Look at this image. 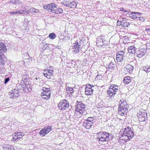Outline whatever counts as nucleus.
<instances>
[{
	"label": "nucleus",
	"mask_w": 150,
	"mask_h": 150,
	"mask_svg": "<svg viewBox=\"0 0 150 150\" xmlns=\"http://www.w3.org/2000/svg\"><path fill=\"white\" fill-rule=\"evenodd\" d=\"M119 134L121 136L120 137V139L125 141L131 139L134 136L133 132L129 127L121 129Z\"/></svg>",
	"instance_id": "1"
},
{
	"label": "nucleus",
	"mask_w": 150,
	"mask_h": 150,
	"mask_svg": "<svg viewBox=\"0 0 150 150\" xmlns=\"http://www.w3.org/2000/svg\"><path fill=\"white\" fill-rule=\"evenodd\" d=\"M120 92V88L119 86L115 84H112L107 91V93L109 97L110 98L112 99L114 98L115 94H118Z\"/></svg>",
	"instance_id": "2"
},
{
	"label": "nucleus",
	"mask_w": 150,
	"mask_h": 150,
	"mask_svg": "<svg viewBox=\"0 0 150 150\" xmlns=\"http://www.w3.org/2000/svg\"><path fill=\"white\" fill-rule=\"evenodd\" d=\"M77 104L76 106V111L81 115L86 114V112L85 110L86 105L82 101H77Z\"/></svg>",
	"instance_id": "3"
},
{
	"label": "nucleus",
	"mask_w": 150,
	"mask_h": 150,
	"mask_svg": "<svg viewBox=\"0 0 150 150\" xmlns=\"http://www.w3.org/2000/svg\"><path fill=\"white\" fill-rule=\"evenodd\" d=\"M69 106V102L65 99L61 100L58 104L59 109L62 110H67Z\"/></svg>",
	"instance_id": "4"
},
{
	"label": "nucleus",
	"mask_w": 150,
	"mask_h": 150,
	"mask_svg": "<svg viewBox=\"0 0 150 150\" xmlns=\"http://www.w3.org/2000/svg\"><path fill=\"white\" fill-rule=\"evenodd\" d=\"M101 137L104 138L106 140V142H108L109 140L112 139V136L111 134H110L108 132H101L98 133Z\"/></svg>",
	"instance_id": "5"
},
{
	"label": "nucleus",
	"mask_w": 150,
	"mask_h": 150,
	"mask_svg": "<svg viewBox=\"0 0 150 150\" xmlns=\"http://www.w3.org/2000/svg\"><path fill=\"white\" fill-rule=\"evenodd\" d=\"M18 88H16L12 91L8 93L9 97L10 98L15 99L19 96V88L18 87Z\"/></svg>",
	"instance_id": "6"
},
{
	"label": "nucleus",
	"mask_w": 150,
	"mask_h": 150,
	"mask_svg": "<svg viewBox=\"0 0 150 150\" xmlns=\"http://www.w3.org/2000/svg\"><path fill=\"white\" fill-rule=\"evenodd\" d=\"M120 11H124L125 12H129L130 10H128V11L127 10H120ZM130 13L127 14V15H128L131 18L133 19H136L137 18H139L140 17L138 16L141 14V13L139 12H129Z\"/></svg>",
	"instance_id": "7"
},
{
	"label": "nucleus",
	"mask_w": 150,
	"mask_h": 150,
	"mask_svg": "<svg viewBox=\"0 0 150 150\" xmlns=\"http://www.w3.org/2000/svg\"><path fill=\"white\" fill-rule=\"evenodd\" d=\"M125 54L123 51H118L116 54V60L117 62H121L124 59L125 57Z\"/></svg>",
	"instance_id": "8"
},
{
	"label": "nucleus",
	"mask_w": 150,
	"mask_h": 150,
	"mask_svg": "<svg viewBox=\"0 0 150 150\" xmlns=\"http://www.w3.org/2000/svg\"><path fill=\"white\" fill-rule=\"evenodd\" d=\"M15 135L13 137L12 140L16 142L20 140L24 135L23 132H18L17 133H15Z\"/></svg>",
	"instance_id": "9"
},
{
	"label": "nucleus",
	"mask_w": 150,
	"mask_h": 150,
	"mask_svg": "<svg viewBox=\"0 0 150 150\" xmlns=\"http://www.w3.org/2000/svg\"><path fill=\"white\" fill-rule=\"evenodd\" d=\"M18 85V87L20 89L21 88V89H23L24 92L28 93V92H30L31 91V88H30V85H28L27 86L25 84L23 85L20 84H17Z\"/></svg>",
	"instance_id": "10"
},
{
	"label": "nucleus",
	"mask_w": 150,
	"mask_h": 150,
	"mask_svg": "<svg viewBox=\"0 0 150 150\" xmlns=\"http://www.w3.org/2000/svg\"><path fill=\"white\" fill-rule=\"evenodd\" d=\"M43 7L44 9H53L55 8H58L57 5L54 3H52L44 5Z\"/></svg>",
	"instance_id": "11"
},
{
	"label": "nucleus",
	"mask_w": 150,
	"mask_h": 150,
	"mask_svg": "<svg viewBox=\"0 0 150 150\" xmlns=\"http://www.w3.org/2000/svg\"><path fill=\"white\" fill-rule=\"evenodd\" d=\"M128 108L118 107V113L121 116H125L127 115Z\"/></svg>",
	"instance_id": "12"
},
{
	"label": "nucleus",
	"mask_w": 150,
	"mask_h": 150,
	"mask_svg": "<svg viewBox=\"0 0 150 150\" xmlns=\"http://www.w3.org/2000/svg\"><path fill=\"white\" fill-rule=\"evenodd\" d=\"M53 70L50 69H46L44 71L43 74L45 77L48 79H50L51 76L53 75Z\"/></svg>",
	"instance_id": "13"
},
{
	"label": "nucleus",
	"mask_w": 150,
	"mask_h": 150,
	"mask_svg": "<svg viewBox=\"0 0 150 150\" xmlns=\"http://www.w3.org/2000/svg\"><path fill=\"white\" fill-rule=\"evenodd\" d=\"M31 10H27L26 11L25 10H20L15 11H12L10 13L12 14H27L29 13L30 11Z\"/></svg>",
	"instance_id": "14"
},
{
	"label": "nucleus",
	"mask_w": 150,
	"mask_h": 150,
	"mask_svg": "<svg viewBox=\"0 0 150 150\" xmlns=\"http://www.w3.org/2000/svg\"><path fill=\"white\" fill-rule=\"evenodd\" d=\"M134 69V67L131 65H127L125 68V71L126 73L130 74L132 73Z\"/></svg>",
	"instance_id": "15"
},
{
	"label": "nucleus",
	"mask_w": 150,
	"mask_h": 150,
	"mask_svg": "<svg viewBox=\"0 0 150 150\" xmlns=\"http://www.w3.org/2000/svg\"><path fill=\"white\" fill-rule=\"evenodd\" d=\"M108 41L105 40L102 42H96L97 45L98 46H100L103 47H106L108 46Z\"/></svg>",
	"instance_id": "16"
},
{
	"label": "nucleus",
	"mask_w": 150,
	"mask_h": 150,
	"mask_svg": "<svg viewBox=\"0 0 150 150\" xmlns=\"http://www.w3.org/2000/svg\"><path fill=\"white\" fill-rule=\"evenodd\" d=\"M119 107L124 108H129V105L126 101H124L123 100L120 101Z\"/></svg>",
	"instance_id": "17"
},
{
	"label": "nucleus",
	"mask_w": 150,
	"mask_h": 150,
	"mask_svg": "<svg viewBox=\"0 0 150 150\" xmlns=\"http://www.w3.org/2000/svg\"><path fill=\"white\" fill-rule=\"evenodd\" d=\"M93 124L91 122H90L85 120L83 123V126L86 128L89 129L91 128Z\"/></svg>",
	"instance_id": "18"
},
{
	"label": "nucleus",
	"mask_w": 150,
	"mask_h": 150,
	"mask_svg": "<svg viewBox=\"0 0 150 150\" xmlns=\"http://www.w3.org/2000/svg\"><path fill=\"white\" fill-rule=\"evenodd\" d=\"M6 61V58L4 54H0V64H4Z\"/></svg>",
	"instance_id": "19"
},
{
	"label": "nucleus",
	"mask_w": 150,
	"mask_h": 150,
	"mask_svg": "<svg viewBox=\"0 0 150 150\" xmlns=\"http://www.w3.org/2000/svg\"><path fill=\"white\" fill-rule=\"evenodd\" d=\"M6 50V46L4 44L2 43H0V54H3Z\"/></svg>",
	"instance_id": "20"
},
{
	"label": "nucleus",
	"mask_w": 150,
	"mask_h": 150,
	"mask_svg": "<svg viewBox=\"0 0 150 150\" xmlns=\"http://www.w3.org/2000/svg\"><path fill=\"white\" fill-rule=\"evenodd\" d=\"M118 97L120 99V101L123 100L124 101H126V95L125 93H122L120 92L118 93Z\"/></svg>",
	"instance_id": "21"
},
{
	"label": "nucleus",
	"mask_w": 150,
	"mask_h": 150,
	"mask_svg": "<svg viewBox=\"0 0 150 150\" xmlns=\"http://www.w3.org/2000/svg\"><path fill=\"white\" fill-rule=\"evenodd\" d=\"M136 47L133 46L129 47L128 48V51L129 53L134 54L136 52Z\"/></svg>",
	"instance_id": "22"
},
{
	"label": "nucleus",
	"mask_w": 150,
	"mask_h": 150,
	"mask_svg": "<svg viewBox=\"0 0 150 150\" xmlns=\"http://www.w3.org/2000/svg\"><path fill=\"white\" fill-rule=\"evenodd\" d=\"M93 89L85 88V94L86 95L89 96L93 94Z\"/></svg>",
	"instance_id": "23"
},
{
	"label": "nucleus",
	"mask_w": 150,
	"mask_h": 150,
	"mask_svg": "<svg viewBox=\"0 0 150 150\" xmlns=\"http://www.w3.org/2000/svg\"><path fill=\"white\" fill-rule=\"evenodd\" d=\"M113 63L114 62H113L112 61H111L109 65H107L106 68L111 70L114 69L115 67V64Z\"/></svg>",
	"instance_id": "24"
},
{
	"label": "nucleus",
	"mask_w": 150,
	"mask_h": 150,
	"mask_svg": "<svg viewBox=\"0 0 150 150\" xmlns=\"http://www.w3.org/2000/svg\"><path fill=\"white\" fill-rule=\"evenodd\" d=\"M23 58L24 59H27L29 60L28 61H27V62H31L32 60V57H30L29 56V54L27 53H25L24 54L23 56Z\"/></svg>",
	"instance_id": "25"
},
{
	"label": "nucleus",
	"mask_w": 150,
	"mask_h": 150,
	"mask_svg": "<svg viewBox=\"0 0 150 150\" xmlns=\"http://www.w3.org/2000/svg\"><path fill=\"white\" fill-rule=\"evenodd\" d=\"M131 81V78L130 76H126L124 79L123 81L126 84L129 83Z\"/></svg>",
	"instance_id": "26"
},
{
	"label": "nucleus",
	"mask_w": 150,
	"mask_h": 150,
	"mask_svg": "<svg viewBox=\"0 0 150 150\" xmlns=\"http://www.w3.org/2000/svg\"><path fill=\"white\" fill-rule=\"evenodd\" d=\"M67 6L70 8H74L76 7L77 4L75 1H73Z\"/></svg>",
	"instance_id": "27"
},
{
	"label": "nucleus",
	"mask_w": 150,
	"mask_h": 150,
	"mask_svg": "<svg viewBox=\"0 0 150 150\" xmlns=\"http://www.w3.org/2000/svg\"><path fill=\"white\" fill-rule=\"evenodd\" d=\"M144 115L143 117L141 115L138 116L139 120L140 121L144 122L145 121L146 119L147 118V115L146 113H144Z\"/></svg>",
	"instance_id": "28"
},
{
	"label": "nucleus",
	"mask_w": 150,
	"mask_h": 150,
	"mask_svg": "<svg viewBox=\"0 0 150 150\" xmlns=\"http://www.w3.org/2000/svg\"><path fill=\"white\" fill-rule=\"evenodd\" d=\"M142 69V70L145 71L146 73H148L150 71V65L144 66Z\"/></svg>",
	"instance_id": "29"
},
{
	"label": "nucleus",
	"mask_w": 150,
	"mask_h": 150,
	"mask_svg": "<svg viewBox=\"0 0 150 150\" xmlns=\"http://www.w3.org/2000/svg\"><path fill=\"white\" fill-rule=\"evenodd\" d=\"M73 47L72 48L73 52L76 53L79 52V50L80 49V46H73Z\"/></svg>",
	"instance_id": "30"
},
{
	"label": "nucleus",
	"mask_w": 150,
	"mask_h": 150,
	"mask_svg": "<svg viewBox=\"0 0 150 150\" xmlns=\"http://www.w3.org/2000/svg\"><path fill=\"white\" fill-rule=\"evenodd\" d=\"M120 23V25L123 27H127L129 25V23L127 21L125 22L123 21H121Z\"/></svg>",
	"instance_id": "31"
},
{
	"label": "nucleus",
	"mask_w": 150,
	"mask_h": 150,
	"mask_svg": "<svg viewBox=\"0 0 150 150\" xmlns=\"http://www.w3.org/2000/svg\"><path fill=\"white\" fill-rule=\"evenodd\" d=\"M105 37L104 36H98L97 38L96 42H102L105 41Z\"/></svg>",
	"instance_id": "32"
},
{
	"label": "nucleus",
	"mask_w": 150,
	"mask_h": 150,
	"mask_svg": "<svg viewBox=\"0 0 150 150\" xmlns=\"http://www.w3.org/2000/svg\"><path fill=\"white\" fill-rule=\"evenodd\" d=\"M47 133L45 130V128L42 129L40 132L39 134L42 136H44L46 135Z\"/></svg>",
	"instance_id": "33"
},
{
	"label": "nucleus",
	"mask_w": 150,
	"mask_h": 150,
	"mask_svg": "<svg viewBox=\"0 0 150 150\" xmlns=\"http://www.w3.org/2000/svg\"><path fill=\"white\" fill-rule=\"evenodd\" d=\"M95 117H88L86 120L90 122H91L93 124L95 121Z\"/></svg>",
	"instance_id": "34"
},
{
	"label": "nucleus",
	"mask_w": 150,
	"mask_h": 150,
	"mask_svg": "<svg viewBox=\"0 0 150 150\" xmlns=\"http://www.w3.org/2000/svg\"><path fill=\"white\" fill-rule=\"evenodd\" d=\"M97 140L100 142V143L101 144L102 143H101V142L106 141V139H104V138H103L102 137H100L99 135L98 136V137H97Z\"/></svg>",
	"instance_id": "35"
},
{
	"label": "nucleus",
	"mask_w": 150,
	"mask_h": 150,
	"mask_svg": "<svg viewBox=\"0 0 150 150\" xmlns=\"http://www.w3.org/2000/svg\"><path fill=\"white\" fill-rule=\"evenodd\" d=\"M4 150H11L12 149H13V146L11 145H6L5 147L3 148Z\"/></svg>",
	"instance_id": "36"
},
{
	"label": "nucleus",
	"mask_w": 150,
	"mask_h": 150,
	"mask_svg": "<svg viewBox=\"0 0 150 150\" xmlns=\"http://www.w3.org/2000/svg\"><path fill=\"white\" fill-rule=\"evenodd\" d=\"M137 56L139 58H142L143 56L145 55L143 53L140 52H136Z\"/></svg>",
	"instance_id": "37"
},
{
	"label": "nucleus",
	"mask_w": 150,
	"mask_h": 150,
	"mask_svg": "<svg viewBox=\"0 0 150 150\" xmlns=\"http://www.w3.org/2000/svg\"><path fill=\"white\" fill-rule=\"evenodd\" d=\"M44 128H45V130L47 133H49L51 130L52 128L50 126H48L46 127H45Z\"/></svg>",
	"instance_id": "38"
},
{
	"label": "nucleus",
	"mask_w": 150,
	"mask_h": 150,
	"mask_svg": "<svg viewBox=\"0 0 150 150\" xmlns=\"http://www.w3.org/2000/svg\"><path fill=\"white\" fill-rule=\"evenodd\" d=\"M51 11L56 14L61 13L63 12V10H50Z\"/></svg>",
	"instance_id": "39"
},
{
	"label": "nucleus",
	"mask_w": 150,
	"mask_h": 150,
	"mask_svg": "<svg viewBox=\"0 0 150 150\" xmlns=\"http://www.w3.org/2000/svg\"><path fill=\"white\" fill-rule=\"evenodd\" d=\"M22 79L23 80H25V79H27L28 77V76L26 72H24L23 74L22 75Z\"/></svg>",
	"instance_id": "40"
},
{
	"label": "nucleus",
	"mask_w": 150,
	"mask_h": 150,
	"mask_svg": "<svg viewBox=\"0 0 150 150\" xmlns=\"http://www.w3.org/2000/svg\"><path fill=\"white\" fill-rule=\"evenodd\" d=\"M5 69L4 65L0 64V73H2L4 71Z\"/></svg>",
	"instance_id": "41"
},
{
	"label": "nucleus",
	"mask_w": 150,
	"mask_h": 150,
	"mask_svg": "<svg viewBox=\"0 0 150 150\" xmlns=\"http://www.w3.org/2000/svg\"><path fill=\"white\" fill-rule=\"evenodd\" d=\"M56 36L55 34L54 33H52L49 34V37L51 39H53L56 37Z\"/></svg>",
	"instance_id": "42"
},
{
	"label": "nucleus",
	"mask_w": 150,
	"mask_h": 150,
	"mask_svg": "<svg viewBox=\"0 0 150 150\" xmlns=\"http://www.w3.org/2000/svg\"><path fill=\"white\" fill-rule=\"evenodd\" d=\"M85 88L93 89L94 86L93 85H91L89 84H87L86 85Z\"/></svg>",
	"instance_id": "43"
},
{
	"label": "nucleus",
	"mask_w": 150,
	"mask_h": 150,
	"mask_svg": "<svg viewBox=\"0 0 150 150\" xmlns=\"http://www.w3.org/2000/svg\"><path fill=\"white\" fill-rule=\"evenodd\" d=\"M41 95L42 97L43 98L46 99V100H47V99H49L50 97L49 96H46V95H45L44 94H42V93H41Z\"/></svg>",
	"instance_id": "44"
},
{
	"label": "nucleus",
	"mask_w": 150,
	"mask_h": 150,
	"mask_svg": "<svg viewBox=\"0 0 150 150\" xmlns=\"http://www.w3.org/2000/svg\"><path fill=\"white\" fill-rule=\"evenodd\" d=\"M67 90L68 91H70V93H74V89L72 87H68L67 88Z\"/></svg>",
	"instance_id": "45"
},
{
	"label": "nucleus",
	"mask_w": 150,
	"mask_h": 150,
	"mask_svg": "<svg viewBox=\"0 0 150 150\" xmlns=\"http://www.w3.org/2000/svg\"><path fill=\"white\" fill-rule=\"evenodd\" d=\"M42 94H44V95H46V96L50 97V91H48V92L44 91Z\"/></svg>",
	"instance_id": "46"
},
{
	"label": "nucleus",
	"mask_w": 150,
	"mask_h": 150,
	"mask_svg": "<svg viewBox=\"0 0 150 150\" xmlns=\"http://www.w3.org/2000/svg\"><path fill=\"white\" fill-rule=\"evenodd\" d=\"M139 52H140L143 53L144 54H145V53L146 52V49H144L141 48L139 49Z\"/></svg>",
	"instance_id": "47"
},
{
	"label": "nucleus",
	"mask_w": 150,
	"mask_h": 150,
	"mask_svg": "<svg viewBox=\"0 0 150 150\" xmlns=\"http://www.w3.org/2000/svg\"><path fill=\"white\" fill-rule=\"evenodd\" d=\"M80 43H79L78 42V40H77L76 41H75V42L73 44V46H80Z\"/></svg>",
	"instance_id": "48"
},
{
	"label": "nucleus",
	"mask_w": 150,
	"mask_h": 150,
	"mask_svg": "<svg viewBox=\"0 0 150 150\" xmlns=\"http://www.w3.org/2000/svg\"><path fill=\"white\" fill-rule=\"evenodd\" d=\"M22 2L21 1L19 0H17L16 1L15 0L14 4L16 5L18 4H21Z\"/></svg>",
	"instance_id": "49"
},
{
	"label": "nucleus",
	"mask_w": 150,
	"mask_h": 150,
	"mask_svg": "<svg viewBox=\"0 0 150 150\" xmlns=\"http://www.w3.org/2000/svg\"><path fill=\"white\" fill-rule=\"evenodd\" d=\"M146 49H150V43L149 42L146 44Z\"/></svg>",
	"instance_id": "50"
},
{
	"label": "nucleus",
	"mask_w": 150,
	"mask_h": 150,
	"mask_svg": "<svg viewBox=\"0 0 150 150\" xmlns=\"http://www.w3.org/2000/svg\"><path fill=\"white\" fill-rule=\"evenodd\" d=\"M9 81V77L6 78L4 80V83L6 84Z\"/></svg>",
	"instance_id": "51"
},
{
	"label": "nucleus",
	"mask_w": 150,
	"mask_h": 150,
	"mask_svg": "<svg viewBox=\"0 0 150 150\" xmlns=\"http://www.w3.org/2000/svg\"><path fill=\"white\" fill-rule=\"evenodd\" d=\"M15 0H12L11 1H10L9 2H7V4H14Z\"/></svg>",
	"instance_id": "52"
},
{
	"label": "nucleus",
	"mask_w": 150,
	"mask_h": 150,
	"mask_svg": "<svg viewBox=\"0 0 150 150\" xmlns=\"http://www.w3.org/2000/svg\"><path fill=\"white\" fill-rule=\"evenodd\" d=\"M49 45L48 44H45L44 45V47H43V48H44L45 49H46V47H48V46H49Z\"/></svg>",
	"instance_id": "53"
},
{
	"label": "nucleus",
	"mask_w": 150,
	"mask_h": 150,
	"mask_svg": "<svg viewBox=\"0 0 150 150\" xmlns=\"http://www.w3.org/2000/svg\"><path fill=\"white\" fill-rule=\"evenodd\" d=\"M32 10L33 11V12H38V11L39 10Z\"/></svg>",
	"instance_id": "54"
},
{
	"label": "nucleus",
	"mask_w": 150,
	"mask_h": 150,
	"mask_svg": "<svg viewBox=\"0 0 150 150\" xmlns=\"http://www.w3.org/2000/svg\"><path fill=\"white\" fill-rule=\"evenodd\" d=\"M143 116V117H144V113L143 114L142 113L141 114H140L139 115H141Z\"/></svg>",
	"instance_id": "55"
},
{
	"label": "nucleus",
	"mask_w": 150,
	"mask_h": 150,
	"mask_svg": "<svg viewBox=\"0 0 150 150\" xmlns=\"http://www.w3.org/2000/svg\"><path fill=\"white\" fill-rule=\"evenodd\" d=\"M46 89L48 90L47 88H46L45 87L43 89V91H45V90H46Z\"/></svg>",
	"instance_id": "56"
},
{
	"label": "nucleus",
	"mask_w": 150,
	"mask_h": 150,
	"mask_svg": "<svg viewBox=\"0 0 150 150\" xmlns=\"http://www.w3.org/2000/svg\"><path fill=\"white\" fill-rule=\"evenodd\" d=\"M48 90L46 89V90H45V92H48V91H50V90L49 89V88H47Z\"/></svg>",
	"instance_id": "57"
},
{
	"label": "nucleus",
	"mask_w": 150,
	"mask_h": 150,
	"mask_svg": "<svg viewBox=\"0 0 150 150\" xmlns=\"http://www.w3.org/2000/svg\"><path fill=\"white\" fill-rule=\"evenodd\" d=\"M150 30L149 28V29L146 28V31H147L148 32V30Z\"/></svg>",
	"instance_id": "58"
},
{
	"label": "nucleus",
	"mask_w": 150,
	"mask_h": 150,
	"mask_svg": "<svg viewBox=\"0 0 150 150\" xmlns=\"http://www.w3.org/2000/svg\"><path fill=\"white\" fill-rule=\"evenodd\" d=\"M121 21H117V23H118V24L120 23V22Z\"/></svg>",
	"instance_id": "59"
},
{
	"label": "nucleus",
	"mask_w": 150,
	"mask_h": 150,
	"mask_svg": "<svg viewBox=\"0 0 150 150\" xmlns=\"http://www.w3.org/2000/svg\"><path fill=\"white\" fill-rule=\"evenodd\" d=\"M59 9L61 10V9H62V8H59Z\"/></svg>",
	"instance_id": "60"
},
{
	"label": "nucleus",
	"mask_w": 150,
	"mask_h": 150,
	"mask_svg": "<svg viewBox=\"0 0 150 150\" xmlns=\"http://www.w3.org/2000/svg\"><path fill=\"white\" fill-rule=\"evenodd\" d=\"M122 8V10L124 9L123 8Z\"/></svg>",
	"instance_id": "61"
},
{
	"label": "nucleus",
	"mask_w": 150,
	"mask_h": 150,
	"mask_svg": "<svg viewBox=\"0 0 150 150\" xmlns=\"http://www.w3.org/2000/svg\"><path fill=\"white\" fill-rule=\"evenodd\" d=\"M34 10L36 9L35 8H34Z\"/></svg>",
	"instance_id": "62"
}]
</instances>
